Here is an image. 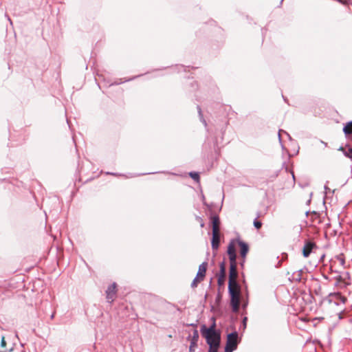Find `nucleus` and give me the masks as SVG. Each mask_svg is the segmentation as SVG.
I'll return each mask as SVG.
<instances>
[{
	"mask_svg": "<svg viewBox=\"0 0 352 352\" xmlns=\"http://www.w3.org/2000/svg\"><path fill=\"white\" fill-rule=\"evenodd\" d=\"M311 298L314 299L316 302H317V300H318L320 302H322V300L320 298H318V300H317L315 297L312 296H311Z\"/></svg>",
	"mask_w": 352,
	"mask_h": 352,
	"instance_id": "obj_29",
	"label": "nucleus"
},
{
	"mask_svg": "<svg viewBox=\"0 0 352 352\" xmlns=\"http://www.w3.org/2000/svg\"><path fill=\"white\" fill-rule=\"evenodd\" d=\"M207 266H208V263L206 262L202 263L199 266V270H198V272H197V274L196 276V279H201V280H203V279L204 278V277L206 276Z\"/></svg>",
	"mask_w": 352,
	"mask_h": 352,
	"instance_id": "obj_9",
	"label": "nucleus"
},
{
	"mask_svg": "<svg viewBox=\"0 0 352 352\" xmlns=\"http://www.w3.org/2000/svg\"><path fill=\"white\" fill-rule=\"evenodd\" d=\"M237 276L236 262L230 263L229 280H236Z\"/></svg>",
	"mask_w": 352,
	"mask_h": 352,
	"instance_id": "obj_11",
	"label": "nucleus"
},
{
	"mask_svg": "<svg viewBox=\"0 0 352 352\" xmlns=\"http://www.w3.org/2000/svg\"><path fill=\"white\" fill-rule=\"evenodd\" d=\"M338 1H340V3H343V4H346V5H352V0H338Z\"/></svg>",
	"mask_w": 352,
	"mask_h": 352,
	"instance_id": "obj_26",
	"label": "nucleus"
},
{
	"mask_svg": "<svg viewBox=\"0 0 352 352\" xmlns=\"http://www.w3.org/2000/svg\"><path fill=\"white\" fill-rule=\"evenodd\" d=\"M246 320H247V318H244V320H243V321H244V322H246Z\"/></svg>",
	"mask_w": 352,
	"mask_h": 352,
	"instance_id": "obj_35",
	"label": "nucleus"
},
{
	"mask_svg": "<svg viewBox=\"0 0 352 352\" xmlns=\"http://www.w3.org/2000/svg\"><path fill=\"white\" fill-rule=\"evenodd\" d=\"M344 155L349 158H352V148H349L347 150L344 151Z\"/></svg>",
	"mask_w": 352,
	"mask_h": 352,
	"instance_id": "obj_21",
	"label": "nucleus"
},
{
	"mask_svg": "<svg viewBox=\"0 0 352 352\" xmlns=\"http://www.w3.org/2000/svg\"><path fill=\"white\" fill-rule=\"evenodd\" d=\"M220 272L218 277V284L221 285L223 284L226 278V264L225 262L223 261L220 263Z\"/></svg>",
	"mask_w": 352,
	"mask_h": 352,
	"instance_id": "obj_10",
	"label": "nucleus"
},
{
	"mask_svg": "<svg viewBox=\"0 0 352 352\" xmlns=\"http://www.w3.org/2000/svg\"><path fill=\"white\" fill-rule=\"evenodd\" d=\"M321 223L320 214L316 212H309V229L313 228V232L318 230V226Z\"/></svg>",
	"mask_w": 352,
	"mask_h": 352,
	"instance_id": "obj_4",
	"label": "nucleus"
},
{
	"mask_svg": "<svg viewBox=\"0 0 352 352\" xmlns=\"http://www.w3.org/2000/svg\"><path fill=\"white\" fill-rule=\"evenodd\" d=\"M54 317V314H52V316H51V318L53 319Z\"/></svg>",
	"mask_w": 352,
	"mask_h": 352,
	"instance_id": "obj_32",
	"label": "nucleus"
},
{
	"mask_svg": "<svg viewBox=\"0 0 352 352\" xmlns=\"http://www.w3.org/2000/svg\"><path fill=\"white\" fill-rule=\"evenodd\" d=\"M305 215H306L307 217H308V215H309L308 211H306V212H305Z\"/></svg>",
	"mask_w": 352,
	"mask_h": 352,
	"instance_id": "obj_31",
	"label": "nucleus"
},
{
	"mask_svg": "<svg viewBox=\"0 0 352 352\" xmlns=\"http://www.w3.org/2000/svg\"><path fill=\"white\" fill-rule=\"evenodd\" d=\"M308 323V319L306 316L298 317L295 321L296 326L302 330L306 331V328Z\"/></svg>",
	"mask_w": 352,
	"mask_h": 352,
	"instance_id": "obj_8",
	"label": "nucleus"
},
{
	"mask_svg": "<svg viewBox=\"0 0 352 352\" xmlns=\"http://www.w3.org/2000/svg\"><path fill=\"white\" fill-rule=\"evenodd\" d=\"M283 135H285L288 138H291L289 135L284 130L280 129L278 131V139L280 142H281Z\"/></svg>",
	"mask_w": 352,
	"mask_h": 352,
	"instance_id": "obj_18",
	"label": "nucleus"
},
{
	"mask_svg": "<svg viewBox=\"0 0 352 352\" xmlns=\"http://www.w3.org/2000/svg\"><path fill=\"white\" fill-rule=\"evenodd\" d=\"M6 340H5V338H4V337H2V338H1V346L2 347H5V346H6Z\"/></svg>",
	"mask_w": 352,
	"mask_h": 352,
	"instance_id": "obj_27",
	"label": "nucleus"
},
{
	"mask_svg": "<svg viewBox=\"0 0 352 352\" xmlns=\"http://www.w3.org/2000/svg\"><path fill=\"white\" fill-rule=\"evenodd\" d=\"M318 320V318H314V319H312V320H311V321H312V322H314V321H316V320Z\"/></svg>",
	"mask_w": 352,
	"mask_h": 352,
	"instance_id": "obj_30",
	"label": "nucleus"
},
{
	"mask_svg": "<svg viewBox=\"0 0 352 352\" xmlns=\"http://www.w3.org/2000/svg\"><path fill=\"white\" fill-rule=\"evenodd\" d=\"M324 256L322 250L318 248L314 242L309 241V258H311L309 263L316 267Z\"/></svg>",
	"mask_w": 352,
	"mask_h": 352,
	"instance_id": "obj_2",
	"label": "nucleus"
},
{
	"mask_svg": "<svg viewBox=\"0 0 352 352\" xmlns=\"http://www.w3.org/2000/svg\"><path fill=\"white\" fill-rule=\"evenodd\" d=\"M212 232H219L220 220L218 216L212 217Z\"/></svg>",
	"mask_w": 352,
	"mask_h": 352,
	"instance_id": "obj_15",
	"label": "nucleus"
},
{
	"mask_svg": "<svg viewBox=\"0 0 352 352\" xmlns=\"http://www.w3.org/2000/svg\"><path fill=\"white\" fill-rule=\"evenodd\" d=\"M230 289L232 292H238L239 291V285L236 280H229L228 284V292H230Z\"/></svg>",
	"mask_w": 352,
	"mask_h": 352,
	"instance_id": "obj_16",
	"label": "nucleus"
},
{
	"mask_svg": "<svg viewBox=\"0 0 352 352\" xmlns=\"http://www.w3.org/2000/svg\"><path fill=\"white\" fill-rule=\"evenodd\" d=\"M106 294L108 302L111 303L116 295V284L115 283L108 287Z\"/></svg>",
	"mask_w": 352,
	"mask_h": 352,
	"instance_id": "obj_7",
	"label": "nucleus"
},
{
	"mask_svg": "<svg viewBox=\"0 0 352 352\" xmlns=\"http://www.w3.org/2000/svg\"><path fill=\"white\" fill-rule=\"evenodd\" d=\"M312 309H313V307H312V306H311V307H309V310H312Z\"/></svg>",
	"mask_w": 352,
	"mask_h": 352,
	"instance_id": "obj_34",
	"label": "nucleus"
},
{
	"mask_svg": "<svg viewBox=\"0 0 352 352\" xmlns=\"http://www.w3.org/2000/svg\"><path fill=\"white\" fill-rule=\"evenodd\" d=\"M236 242L238 243L239 245L240 246V254L242 257H245L247 253L248 252L249 248L247 243L245 242L241 241L240 239H237Z\"/></svg>",
	"mask_w": 352,
	"mask_h": 352,
	"instance_id": "obj_14",
	"label": "nucleus"
},
{
	"mask_svg": "<svg viewBox=\"0 0 352 352\" xmlns=\"http://www.w3.org/2000/svg\"><path fill=\"white\" fill-rule=\"evenodd\" d=\"M230 295V304L232 307V311L234 312H236L239 308V291L238 292H229Z\"/></svg>",
	"mask_w": 352,
	"mask_h": 352,
	"instance_id": "obj_5",
	"label": "nucleus"
},
{
	"mask_svg": "<svg viewBox=\"0 0 352 352\" xmlns=\"http://www.w3.org/2000/svg\"><path fill=\"white\" fill-rule=\"evenodd\" d=\"M302 253L305 257H308V240L305 241Z\"/></svg>",
	"mask_w": 352,
	"mask_h": 352,
	"instance_id": "obj_17",
	"label": "nucleus"
},
{
	"mask_svg": "<svg viewBox=\"0 0 352 352\" xmlns=\"http://www.w3.org/2000/svg\"><path fill=\"white\" fill-rule=\"evenodd\" d=\"M198 339H199L198 331H197V330H194L193 334L192 336V339H191V342H190V345L189 347V352H195V348L197 345Z\"/></svg>",
	"mask_w": 352,
	"mask_h": 352,
	"instance_id": "obj_13",
	"label": "nucleus"
},
{
	"mask_svg": "<svg viewBox=\"0 0 352 352\" xmlns=\"http://www.w3.org/2000/svg\"><path fill=\"white\" fill-rule=\"evenodd\" d=\"M200 281H201V279H196V277H195L191 283V287H196L197 286V283H199Z\"/></svg>",
	"mask_w": 352,
	"mask_h": 352,
	"instance_id": "obj_24",
	"label": "nucleus"
},
{
	"mask_svg": "<svg viewBox=\"0 0 352 352\" xmlns=\"http://www.w3.org/2000/svg\"><path fill=\"white\" fill-rule=\"evenodd\" d=\"M236 240H232L228 246V254L229 256L230 263L236 262V254L235 250V243Z\"/></svg>",
	"mask_w": 352,
	"mask_h": 352,
	"instance_id": "obj_6",
	"label": "nucleus"
},
{
	"mask_svg": "<svg viewBox=\"0 0 352 352\" xmlns=\"http://www.w3.org/2000/svg\"><path fill=\"white\" fill-rule=\"evenodd\" d=\"M215 322L207 328L206 325H202L201 327V333L206 338V342L208 345L219 346L221 336L219 332L215 330Z\"/></svg>",
	"mask_w": 352,
	"mask_h": 352,
	"instance_id": "obj_1",
	"label": "nucleus"
},
{
	"mask_svg": "<svg viewBox=\"0 0 352 352\" xmlns=\"http://www.w3.org/2000/svg\"><path fill=\"white\" fill-rule=\"evenodd\" d=\"M198 112H199L201 120L204 124V125L206 126V120L203 118V115L201 113V108L199 107H198Z\"/></svg>",
	"mask_w": 352,
	"mask_h": 352,
	"instance_id": "obj_23",
	"label": "nucleus"
},
{
	"mask_svg": "<svg viewBox=\"0 0 352 352\" xmlns=\"http://www.w3.org/2000/svg\"><path fill=\"white\" fill-rule=\"evenodd\" d=\"M335 296H336V297H339L343 302H345V300H346V299H345V298H344V297H342V296L340 295V294H339V293H338V294H335Z\"/></svg>",
	"mask_w": 352,
	"mask_h": 352,
	"instance_id": "obj_28",
	"label": "nucleus"
},
{
	"mask_svg": "<svg viewBox=\"0 0 352 352\" xmlns=\"http://www.w3.org/2000/svg\"><path fill=\"white\" fill-rule=\"evenodd\" d=\"M220 242V234L219 232H212V248L213 250L217 251L219 246Z\"/></svg>",
	"mask_w": 352,
	"mask_h": 352,
	"instance_id": "obj_12",
	"label": "nucleus"
},
{
	"mask_svg": "<svg viewBox=\"0 0 352 352\" xmlns=\"http://www.w3.org/2000/svg\"><path fill=\"white\" fill-rule=\"evenodd\" d=\"M309 304H311V303H312L311 300V298H309Z\"/></svg>",
	"mask_w": 352,
	"mask_h": 352,
	"instance_id": "obj_33",
	"label": "nucleus"
},
{
	"mask_svg": "<svg viewBox=\"0 0 352 352\" xmlns=\"http://www.w3.org/2000/svg\"><path fill=\"white\" fill-rule=\"evenodd\" d=\"M254 226L256 227V228L259 229V228H261V227L262 226V223L259 221L254 220Z\"/></svg>",
	"mask_w": 352,
	"mask_h": 352,
	"instance_id": "obj_25",
	"label": "nucleus"
},
{
	"mask_svg": "<svg viewBox=\"0 0 352 352\" xmlns=\"http://www.w3.org/2000/svg\"><path fill=\"white\" fill-rule=\"evenodd\" d=\"M238 333L234 331L228 335L225 352H232L237 347Z\"/></svg>",
	"mask_w": 352,
	"mask_h": 352,
	"instance_id": "obj_3",
	"label": "nucleus"
},
{
	"mask_svg": "<svg viewBox=\"0 0 352 352\" xmlns=\"http://www.w3.org/2000/svg\"><path fill=\"white\" fill-rule=\"evenodd\" d=\"M219 346L209 345L208 352H217Z\"/></svg>",
	"mask_w": 352,
	"mask_h": 352,
	"instance_id": "obj_22",
	"label": "nucleus"
},
{
	"mask_svg": "<svg viewBox=\"0 0 352 352\" xmlns=\"http://www.w3.org/2000/svg\"><path fill=\"white\" fill-rule=\"evenodd\" d=\"M337 260L339 261L340 265L344 266L345 264V260L342 254H340L336 256Z\"/></svg>",
	"mask_w": 352,
	"mask_h": 352,
	"instance_id": "obj_19",
	"label": "nucleus"
},
{
	"mask_svg": "<svg viewBox=\"0 0 352 352\" xmlns=\"http://www.w3.org/2000/svg\"><path fill=\"white\" fill-rule=\"evenodd\" d=\"M190 176L195 181H199V175L198 173L196 172H190Z\"/></svg>",
	"mask_w": 352,
	"mask_h": 352,
	"instance_id": "obj_20",
	"label": "nucleus"
}]
</instances>
